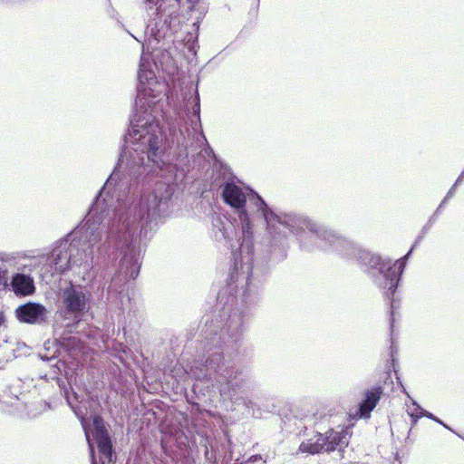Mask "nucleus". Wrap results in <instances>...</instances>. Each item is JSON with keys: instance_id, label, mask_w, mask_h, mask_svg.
Instances as JSON below:
<instances>
[{"instance_id": "obj_1", "label": "nucleus", "mask_w": 464, "mask_h": 464, "mask_svg": "<svg viewBox=\"0 0 464 464\" xmlns=\"http://www.w3.org/2000/svg\"><path fill=\"white\" fill-rule=\"evenodd\" d=\"M155 73L141 56L135 112L123 136L118 161L89 207L83 221L56 241L47 256H140L138 238L147 239L169 207L174 188L156 176L170 179L174 157L183 161L195 155L206 138L201 130L197 93L191 111L178 113L164 132L156 121L155 96L150 92Z\"/></svg>"}, {"instance_id": "obj_2", "label": "nucleus", "mask_w": 464, "mask_h": 464, "mask_svg": "<svg viewBox=\"0 0 464 464\" xmlns=\"http://www.w3.org/2000/svg\"><path fill=\"white\" fill-rule=\"evenodd\" d=\"M248 191L246 196L233 181L221 186V197L237 211L240 228L236 231L229 224L220 229L231 249L233 266L226 286L218 294L211 319H207L200 327L198 342L203 353L190 366L192 377H253L249 367L233 365V358L241 346L251 312L260 302V294L250 280L254 264L262 266L271 264L263 263L260 258L269 236L266 222L253 199L259 197L266 202L256 191L251 188Z\"/></svg>"}, {"instance_id": "obj_3", "label": "nucleus", "mask_w": 464, "mask_h": 464, "mask_svg": "<svg viewBox=\"0 0 464 464\" xmlns=\"http://www.w3.org/2000/svg\"><path fill=\"white\" fill-rule=\"evenodd\" d=\"M253 200L266 222L269 236L268 244L262 250L260 256L263 263L275 266L286 258L289 248L288 233L295 237L300 248L304 251H334L340 256L354 258L362 270L391 301L390 326L393 328L395 309L393 296L405 268L404 258L392 263L389 258L362 248L333 228L304 214L276 211L259 197H255Z\"/></svg>"}, {"instance_id": "obj_4", "label": "nucleus", "mask_w": 464, "mask_h": 464, "mask_svg": "<svg viewBox=\"0 0 464 464\" xmlns=\"http://www.w3.org/2000/svg\"><path fill=\"white\" fill-rule=\"evenodd\" d=\"M59 314L64 321L70 333H79L83 317L89 314L92 304V294L91 290L82 285L69 282L59 295Z\"/></svg>"}, {"instance_id": "obj_5", "label": "nucleus", "mask_w": 464, "mask_h": 464, "mask_svg": "<svg viewBox=\"0 0 464 464\" xmlns=\"http://www.w3.org/2000/svg\"><path fill=\"white\" fill-rule=\"evenodd\" d=\"M180 0H150L147 11L150 16L145 35L148 36L150 44H159L161 40L170 37L173 29L179 23V12Z\"/></svg>"}, {"instance_id": "obj_6", "label": "nucleus", "mask_w": 464, "mask_h": 464, "mask_svg": "<svg viewBox=\"0 0 464 464\" xmlns=\"http://www.w3.org/2000/svg\"><path fill=\"white\" fill-rule=\"evenodd\" d=\"M350 434L346 429H328L324 433L317 430L311 438L304 440L299 451L311 455L321 452L343 451L349 444Z\"/></svg>"}, {"instance_id": "obj_7", "label": "nucleus", "mask_w": 464, "mask_h": 464, "mask_svg": "<svg viewBox=\"0 0 464 464\" xmlns=\"http://www.w3.org/2000/svg\"><path fill=\"white\" fill-rule=\"evenodd\" d=\"M92 436L98 447L100 464H114L116 454L103 420L95 416L92 420Z\"/></svg>"}, {"instance_id": "obj_8", "label": "nucleus", "mask_w": 464, "mask_h": 464, "mask_svg": "<svg viewBox=\"0 0 464 464\" xmlns=\"http://www.w3.org/2000/svg\"><path fill=\"white\" fill-rule=\"evenodd\" d=\"M6 273V269L0 267V282L4 283L5 289L14 292L17 296H28L35 292L34 281L30 275L15 273L8 282Z\"/></svg>"}, {"instance_id": "obj_9", "label": "nucleus", "mask_w": 464, "mask_h": 464, "mask_svg": "<svg viewBox=\"0 0 464 464\" xmlns=\"http://www.w3.org/2000/svg\"><path fill=\"white\" fill-rule=\"evenodd\" d=\"M46 307L36 302H27L16 307L14 314L20 323L41 324L47 318Z\"/></svg>"}, {"instance_id": "obj_10", "label": "nucleus", "mask_w": 464, "mask_h": 464, "mask_svg": "<svg viewBox=\"0 0 464 464\" xmlns=\"http://www.w3.org/2000/svg\"><path fill=\"white\" fill-rule=\"evenodd\" d=\"M382 394V388L381 386L372 387L364 393V399L359 403L358 415L361 418H370L371 412L377 406Z\"/></svg>"}, {"instance_id": "obj_11", "label": "nucleus", "mask_w": 464, "mask_h": 464, "mask_svg": "<svg viewBox=\"0 0 464 464\" xmlns=\"http://www.w3.org/2000/svg\"><path fill=\"white\" fill-rule=\"evenodd\" d=\"M224 455L222 457L221 464H244V456L238 454L235 456L234 450L231 448L230 440H227V444L222 445Z\"/></svg>"}, {"instance_id": "obj_12", "label": "nucleus", "mask_w": 464, "mask_h": 464, "mask_svg": "<svg viewBox=\"0 0 464 464\" xmlns=\"http://www.w3.org/2000/svg\"><path fill=\"white\" fill-rule=\"evenodd\" d=\"M413 405H416L418 410L420 411V414L418 417H426L430 420H434L435 422L439 423V424H443V421L439 419L438 417H436L434 414H432L431 412H429L428 411L426 410H423L422 408H420L416 401H412Z\"/></svg>"}, {"instance_id": "obj_13", "label": "nucleus", "mask_w": 464, "mask_h": 464, "mask_svg": "<svg viewBox=\"0 0 464 464\" xmlns=\"http://www.w3.org/2000/svg\"><path fill=\"white\" fill-rule=\"evenodd\" d=\"M84 431H85V436H86V440L88 441V445H89V449H90V453H91V464H99L95 459V455H94V448H93V445L90 440V435L88 433V431L86 430V429L84 428Z\"/></svg>"}, {"instance_id": "obj_14", "label": "nucleus", "mask_w": 464, "mask_h": 464, "mask_svg": "<svg viewBox=\"0 0 464 464\" xmlns=\"http://www.w3.org/2000/svg\"><path fill=\"white\" fill-rule=\"evenodd\" d=\"M424 235H425V234H422V230H421V231H420V234L417 237V238H416V240H415L414 244L412 245V246L411 247V249L408 251V253H407L404 256H402V257H401V258H400V259H403V258H404L405 264L407 263V260H408V258L410 257V256L411 255V253H412V251H413L414 247H415V246H417V245H418V244L422 240V238L424 237Z\"/></svg>"}, {"instance_id": "obj_15", "label": "nucleus", "mask_w": 464, "mask_h": 464, "mask_svg": "<svg viewBox=\"0 0 464 464\" xmlns=\"http://www.w3.org/2000/svg\"><path fill=\"white\" fill-rule=\"evenodd\" d=\"M259 461L265 462V460H263L262 455L260 454L252 455L246 459L244 457V464H256Z\"/></svg>"}, {"instance_id": "obj_16", "label": "nucleus", "mask_w": 464, "mask_h": 464, "mask_svg": "<svg viewBox=\"0 0 464 464\" xmlns=\"http://www.w3.org/2000/svg\"><path fill=\"white\" fill-rule=\"evenodd\" d=\"M437 216H434V214L429 218L428 222L424 225L422 227V234H426L430 227L433 226Z\"/></svg>"}, {"instance_id": "obj_17", "label": "nucleus", "mask_w": 464, "mask_h": 464, "mask_svg": "<svg viewBox=\"0 0 464 464\" xmlns=\"http://www.w3.org/2000/svg\"><path fill=\"white\" fill-rule=\"evenodd\" d=\"M459 184H456V182L451 186V188L449 189V191L447 192L446 196L444 197L445 199L449 200L450 198H451L454 195H455V192H456V188Z\"/></svg>"}, {"instance_id": "obj_18", "label": "nucleus", "mask_w": 464, "mask_h": 464, "mask_svg": "<svg viewBox=\"0 0 464 464\" xmlns=\"http://www.w3.org/2000/svg\"><path fill=\"white\" fill-rule=\"evenodd\" d=\"M447 202H448L447 199H445V198L442 199V201L440 202V204L439 205V207L437 208V209L433 213L434 216L438 217L441 213V211H442L443 208L445 207V205L447 204Z\"/></svg>"}, {"instance_id": "obj_19", "label": "nucleus", "mask_w": 464, "mask_h": 464, "mask_svg": "<svg viewBox=\"0 0 464 464\" xmlns=\"http://www.w3.org/2000/svg\"><path fill=\"white\" fill-rule=\"evenodd\" d=\"M66 401H67L68 405L75 411L73 402H72V401H71L70 395H66Z\"/></svg>"}, {"instance_id": "obj_20", "label": "nucleus", "mask_w": 464, "mask_h": 464, "mask_svg": "<svg viewBox=\"0 0 464 464\" xmlns=\"http://www.w3.org/2000/svg\"><path fill=\"white\" fill-rule=\"evenodd\" d=\"M463 179H464V169H463V171L459 176V178L457 179L456 184H460L461 181L463 180Z\"/></svg>"}, {"instance_id": "obj_21", "label": "nucleus", "mask_w": 464, "mask_h": 464, "mask_svg": "<svg viewBox=\"0 0 464 464\" xmlns=\"http://www.w3.org/2000/svg\"><path fill=\"white\" fill-rule=\"evenodd\" d=\"M211 449H213V448L211 447ZM213 454H214V450H211V456L209 457L208 456L209 452H208V449H206L205 455H206L207 459H211L213 457Z\"/></svg>"}, {"instance_id": "obj_22", "label": "nucleus", "mask_w": 464, "mask_h": 464, "mask_svg": "<svg viewBox=\"0 0 464 464\" xmlns=\"http://www.w3.org/2000/svg\"><path fill=\"white\" fill-rule=\"evenodd\" d=\"M5 321V315L3 313H0V325L4 323Z\"/></svg>"}, {"instance_id": "obj_23", "label": "nucleus", "mask_w": 464, "mask_h": 464, "mask_svg": "<svg viewBox=\"0 0 464 464\" xmlns=\"http://www.w3.org/2000/svg\"><path fill=\"white\" fill-rule=\"evenodd\" d=\"M441 425H442L445 429L450 430H452L449 427V425H447L446 423H444V422H443V424H441Z\"/></svg>"}, {"instance_id": "obj_24", "label": "nucleus", "mask_w": 464, "mask_h": 464, "mask_svg": "<svg viewBox=\"0 0 464 464\" xmlns=\"http://www.w3.org/2000/svg\"><path fill=\"white\" fill-rule=\"evenodd\" d=\"M72 397H73V399H74L75 401H77V400H78L77 393L73 392V393H72Z\"/></svg>"}, {"instance_id": "obj_25", "label": "nucleus", "mask_w": 464, "mask_h": 464, "mask_svg": "<svg viewBox=\"0 0 464 464\" xmlns=\"http://www.w3.org/2000/svg\"><path fill=\"white\" fill-rule=\"evenodd\" d=\"M55 367L57 368V371H58V372H60V371H61L60 367H59L57 364L55 365Z\"/></svg>"}]
</instances>
